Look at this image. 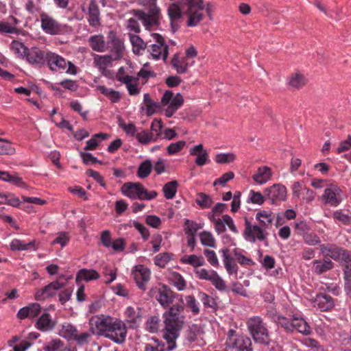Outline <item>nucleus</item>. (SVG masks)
Instances as JSON below:
<instances>
[{
  "instance_id": "24",
  "label": "nucleus",
  "mask_w": 351,
  "mask_h": 351,
  "mask_svg": "<svg viewBox=\"0 0 351 351\" xmlns=\"http://www.w3.org/2000/svg\"><path fill=\"white\" fill-rule=\"evenodd\" d=\"M189 153L192 156H197L195 162L198 166H203L208 161V152L204 149L202 144H199L191 147L189 150Z\"/></svg>"
},
{
  "instance_id": "12",
  "label": "nucleus",
  "mask_w": 351,
  "mask_h": 351,
  "mask_svg": "<svg viewBox=\"0 0 351 351\" xmlns=\"http://www.w3.org/2000/svg\"><path fill=\"white\" fill-rule=\"evenodd\" d=\"M156 43L151 46V55L154 59H159L162 56L165 61L169 54V47L165 44L164 38L158 34L154 33L152 34Z\"/></svg>"
},
{
  "instance_id": "9",
  "label": "nucleus",
  "mask_w": 351,
  "mask_h": 351,
  "mask_svg": "<svg viewBox=\"0 0 351 351\" xmlns=\"http://www.w3.org/2000/svg\"><path fill=\"white\" fill-rule=\"evenodd\" d=\"M149 295L151 298H155L163 308H169L173 304L174 299L173 292L165 285H159L152 287Z\"/></svg>"
},
{
  "instance_id": "39",
  "label": "nucleus",
  "mask_w": 351,
  "mask_h": 351,
  "mask_svg": "<svg viewBox=\"0 0 351 351\" xmlns=\"http://www.w3.org/2000/svg\"><path fill=\"white\" fill-rule=\"evenodd\" d=\"M125 315L128 317V321L132 324V327L136 326L141 322L140 312L136 311L131 306L127 308Z\"/></svg>"
},
{
  "instance_id": "49",
  "label": "nucleus",
  "mask_w": 351,
  "mask_h": 351,
  "mask_svg": "<svg viewBox=\"0 0 351 351\" xmlns=\"http://www.w3.org/2000/svg\"><path fill=\"white\" fill-rule=\"evenodd\" d=\"M160 319L158 316L151 317L146 323V328L151 332H157L159 327Z\"/></svg>"
},
{
  "instance_id": "19",
  "label": "nucleus",
  "mask_w": 351,
  "mask_h": 351,
  "mask_svg": "<svg viewBox=\"0 0 351 351\" xmlns=\"http://www.w3.org/2000/svg\"><path fill=\"white\" fill-rule=\"evenodd\" d=\"M88 21L90 26L97 27L101 25L100 11L95 0H90L88 12Z\"/></svg>"
},
{
  "instance_id": "15",
  "label": "nucleus",
  "mask_w": 351,
  "mask_h": 351,
  "mask_svg": "<svg viewBox=\"0 0 351 351\" xmlns=\"http://www.w3.org/2000/svg\"><path fill=\"white\" fill-rule=\"evenodd\" d=\"M47 55L48 52H45L38 47H32L28 49L25 58L29 64L41 67L45 64Z\"/></svg>"
},
{
  "instance_id": "34",
  "label": "nucleus",
  "mask_w": 351,
  "mask_h": 351,
  "mask_svg": "<svg viewBox=\"0 0 351 351\" xmlns=\"http://www.w3.org/2000/svg\"><path fill=\"white\" fill-rule=\"evenodd\" d=\"M294 329L302 334L308 335L310 333V327L302 318L294 317L292 319V330Z\"/></svg>"
},
{
  "instance_id": "56",
  "label": "nucleus",
  "mask_w": 351,
  "mask_h": 351,
  "mask_svg": "<svg viewBox=\"0 0 351 351\" xmlns=\"http://www.w3.org/2000/svg\"><path fill=\"white\" fill-rule=\"evenodd\" d=\"M186 145L184 141H180L176 143H171L167 149V153L170 155L179 152Z\"/></svg>"
},
{
  "instance_id": "23",
  "label": "nucleus",
  "mask_w": 351,
  "mask_h": 351,
  "mask_svg": "<svg viewBox=\"0 0 351 351\" xmlns=\"http://www.w3.org/2000/svg\"><path fill=\"white\" fill-rule=\"evenodd\" d=\"M171 64L178 74L186 73L188 71V60L186 57L181 56L180 53H176L173 55L171 61Z\"/></svg>"
},
{
  "instance_id": "51",
  "label": "nucleus",
  "mask_w": 351,
  "mask_h": 351,
  "mask_svg": "<svg viewBox=\"0 0 351 351\" xmlns=\"http://www.w3.org/2000/svg\"><path fill=\"white\" fill-rule=\"evenodd\" d=\"M211 283L215 288L219 291H223L226 289L224 280L218 275L217 272L213 274V278L210 280Z\"/></svg>"
},
{
  "instance_id": "53",
  "label": "nucleus",
  "mask_w": 351,
  "mask_h": 351,
  "mask_svg": "<svg viewBox=\"0 0 351 351\" xmlns=\"http://www.w3.org/2000/svg\"><path fill=\"white\" fill-rule=\"evenodd\" d=\"M90 337V334L88 332H82L75 335V337L73 339L79 346H83L86 345L89 342V339Z\"/></svg>"
},
{
  "instance_id": "58",
  "label": "nucleus",
  "mask_w": 351,
  "mask_h": 351,
  "mask_svg": "<svg viewBox=\"0 0 351 351\" xmlns=\"http://www.w3.org/2000/svg\"><path fill=\"white\" fill-rule=\"evenodd\" d=\"M265 199H267L265 197V195H263L260 192H255L254 191H251L250 200L253 204H262Z\"/></svg>"
},
{
  "instance_id": "44",
  "label": "nucleus",
  "mask_w": 351,
  "mask_h": 351,
  "mask_svg": "<svg viewBox=\"0 0 351 351\" xmlns=\"http://www.w3.org/2000/svg\"><path fill=\"white\" fill-rule=\"evenodd\" d=\"M34 246V241H32L27 243H23L22 241L19 239H14L10 243V249L12 250H27L29 249L31 247Z\"/></svg>"
},
{
  "instance_id": "43",
  "label": "nucleus",
  "mask_w": 351,
  "mask_h": 351,
  "mask_svg": "<svg viewBox=\"0 0 351 351\" xmlns=\"http://www.w3.org/2000/svg\"><path fill=\"white\" fill-rule=\"evenodd\" d=\"M199 239L201 243L204 246L215 247L216 242L214 237L211 232L208 231H203L199 234Z\"/></svg>"
},
{
  "instance_id": "8",
  "label": "nucleus",
  "mask_w": 351,
  "mask_h": 351,
  "mask_svg": "<svg viewBox=\"0 0 351 351\" xmlns=\"http://www.w3.org/2000/svg\"><path fill=\"white\" fill-rule=\"evenodd\" d=\"M161 103L163 106L167 105L165 113L167 117L170 118L182 106L184 99L180 93L174 95L172 91L167 90L162 97Z\"/></svg>"
},
{
  "instance_id": "3",
  "label": "nucleus",
  "mask_w": 351,
  "mask_h": 351,
  "mask_svg": "<svg viewBox=\"0 0 351 351\" xmlns=\"http://www.w3.org/2000/svg\"><path fill=\"white\" fill-rule=\"evenodd\" d=\"M248 331L256 343L268 346L271 338L266 324L259 316L250 317L247 322Z\"/></svg>"
},
{
  "instance_id": "38",
  "label": "nucleus",
  "mask_w": 351,
  "mask_h": 351,
  "mask_svg": "<svg viewBox=\"0 0 351 351\" xmlns=\"http://www.w3.org/2000/svg\"><path fill=\"white\" fill-rule=\"evenodd\" d=\"M64 342L60 339H53L43 347L45 351H66Z\"/></svg>"
},
{
  "instance_id": "47",
  "label": "nucleus",
  "mask_w": 351,
  "mask_h": 351,
  "mask_svg": "<svg viewBox=\"0 0 351 351\" xmlns=\"http://www.w3.org/2000/svg\"><path fill=\"white\" fill-rule=\"evenodd\" d=\"M11 48L15 53L21 57H26L28 51V48L25 47L23 43L17 40H14L11 44Z\"/></svg>"
},
{
  "instance_id": "4",
  "label": "nucleus",
  "mask_w": 351,
  "mask_h": 351,
  "mask_svg": "<svg viewBox=\"0 0 351 351\" xmlns=\"http://www.w3.org/2000/svg\"><path fill=\"white\" fill-rule=\"evenodd\" d=\"M185 4L187 6L186 13L189 16L186 22L188 26H196L203 19L202 12L204 9L210 19H213L211 15L212 5L210 3H207L205 7L203 0H186Z\"/></svg>"
},
{
  "instance_id": "50",
  "label": "nucleus",
  "mask_w": 351,
  "mask_h": 351,
  "mask_svg": "<svg viewBox=\"0 0 351 351\" xmlns=\"http://www.w3.org/2000/svg\"><path fill=\"white\" fill-rule=\"evenodd\" d=\"M235 160V155L232 153L219 154L215 157L216 162L219 164L230 163Z\"/></svg>"
},
{
  "instance_id": "48",
  "label": "nucleus",
  "mask_w": 351,
  "mask_h": 351,
  "mask_svg": "<svg viewBox=\"0 0 351 351\" xmlns=\"http://www.w3.org/2000/svg\"><path fill=\"white\" fill-rule=\"evenodd\" d=\"M111 61V56H97L95 58V62L100 70H105Z\"/></svg>"
},
{
  "instance_id": "41",
  "label": "nucleus",
  "mask_w": 351,
  "mask_h": 351,
  "mask_svg": "<svg viewBox=\"0 0 351 351\" xmlns=\"http://www.w3.org/2000/svg\"><path fill=\"white\" fill-rule=\"evenodd\" d=\"M152 169V164L149 160L143 161L139 165L137 171V176L140 178H145L150 174Z\"/></svg>"
},
{
  "instance_id": "5",
  "label": "nucleus",
  "mask_w": 351,
  "mask_h": 351,
  "mask_svg": "<svg viewBox=\"0 0 351 351\" xmlns=\"http://www.w3.org/2000/svg\"><path fill=\"white\" fill-rule=\"evenodd\" d=\"M121 191L123 195L132 199L151 200L158 195L155 191L149 192L140 182H125L121 186Z\"/></svg>"
},
{
  "instance_id": "33",
  "label": "nucleus",
  "mask_w": 351,
  "mask_h": 351,
  "mask_svg": "<svg viewBox=\"0 0 351 351\" xmlns=\"http://www.w3.org/2000/svg\"><path fill=\"white\" fill-rule=\"evenodd\" d=\"M234 346L237 351H253L252 341L247 336L239 337L235 341Z\"/></svg>"
},
{
  "instance_id": "17",
  "label": "nucleus",
  "mask_w": 351,
  "mask_h": 351,
  "mask_svg": "<svg viewBox=\"0 0 351 351\" xmlns=\"http://www.w3.org/2000/svg\"><path fill=\"white\" fill-rule=\"evenodd\" d=\"M168 15L171 21V27L173 32H176L180 27L179 21L182 17L180 6L173 3L168 8Z\"/></svg>"
},
{
  "instance_id": "46",
  "label": "nucleus",
  "mask_w": 351,
  "mask_h": 351,
  "mask_svg": "<svg viewBox=\"0 0 351 351\" xmlns=\"http://www.w3.org/2000/svg\"><path fill=\"white\" fill-rule=\"evenodd\" d=\"M185 233L187 235L195 236L197 231L202 228L201 224L197 223L193 221L186 219L185 221Z\"/></svg>"
},
{
  "instance_id": "52",
  "label": "nucleus",
  "mask_w": 351,
  "mask_h": 351,
  "mask_svg": "<svg viewBox=\"0 0 351 351\" xmlns=\"http://www.w3.org/2000/svg\"><path fill=\"white\" fill-rule=\"evenodd\" d=\"M214 270H207L206 269H196L195 274L197 276L202 280H206L210 281L213 278V274H215Z\"/></svg>"
},
{
  "instance_id": "10",
  "label": "nucleus",
  "mask_w": 351,
  "mask_h": 351,
  "mask_svg": "<svg viewBox=\"0 0 351 351\" xmlns=\"http://www.w3.org/2000/svg\"><path fill=\"white\" fill-rule=\"evenodd\" d=\"M66 283V280L62 277H59L56 280L49 283L42 289L38 290L35 298L37 300H44L47 298L53 297L56 295L58 290L63 288Z\"/></svg>"
},
{
  "instance_id": "61",
  "label": "nucleus",
  "mask_w": 351,
  "mask_h": 351,
  "mask_svg": "<svg viewBox=\"0 0 351 351\" xmlns=\"http://www.w3.org/2000/svg\"><path fill=\"white\" fill-rule=\"evenodd\" d=\"M119 126L125 132V133L131 136L136 134L137 129L133 123L125 124L119 119Z\"/></svg>"
},
{
  "instance_id": "29",
  "label": "nucleus",
  "mask_w": 351,
  "mask_h": 351,
  "mask_svg": "<svg viewBox=\"0 0 351 351\" xmlns=\"http://www.w3.org/2000/svg\"><path fill=\"white\" fill-rule=\"evenodd\" d=\"M77 332L75 326L70 323H64L61 325L58 335L68 341H71L75 337Z\"/></svg>"
},
{
  "instance_id": "42",
  "label": "nucleus",
  "mask_w": 351,
  "mask_h": 351,
  "mask_svg": "<svg viewBox=\"0 0 351 351\" xmlns=\"http://www.w3.org/2000/svg\"><path fill=\"white\" fill-rule=\"evenodd\" d=\"M181 261L184 263L189 264L194 267H197L204 264V260L202 256H197L194 254L183 256L181 258Z\"/></svg>"
},
{
  "instance_id": "32",
  "label": "nucleus",
  "mask_w": 351,
  "mask_h": 351,
  "mask_svg": "<svg viewBox=\"0 0 351 351\" xmlns=\"http://www.w3.org/2000/svg\"><path fill=\"white\" fill-rule=\"evenodd\" d=\"M99 278V273L94 269H82L76 275V282L85 280L86 282L97 280Z\"/></svg>"
},
{
  "instance_id": "16",
  "label": "nucleus",
  "mask_w": 351,
  "mask_h": 351,
  "mask_svg": "<svg viewBox=\"0 0 351 351\" xmlns=\"http://www.w3.org/2000/svg\"><path fill=\"white\" fill-rule=\"evenodd\" d=\"M293 195L300 199H304L307 202L314 199V192L310 189L304 186L300 182L293 183L292 186Z\"/></svg>"
},
{
  "instance_id": "35",
  "label": "nucleus",
  "mask_w": 351,
  "mask_h": 351,
  "mask_svg": "<svg viewBox=\"0 0 351 351\" xmlns=\"http://www.w3.org/2000/svg\"><path fill=\"white\" fill-rule=\"evenodd\" d=\"M91 48L98 52H103L106 49L104 38L102 35H95L89 38Z\"/></svg>"
},
{
  "instance_id": "13",
  "label": "nucleus",
  "mask_w": 351,
  "mask_h": 351,
  "mask_svg": "<svg viewBox=\"0 0 351 351\" xmlns=\"http://www.w3.org/2000/svg\"><path fill=\"white\" fill-rule=\"evenodd\" d=\"M264 193L265 197L270 200L272 204H277L278 202L285 201L287 199V189L280 184H274L265 189Z\"/></svg>"
},
{
  "instance_id": "26",
  "label": "nucleus",
  "mask_w": 351,
  "mask_h": 351,
  "mask_svg": "<svg viewBox=\"0 0 351 351\" xmlns=\"http://www.w3.org/2000/svg\"><path fill=\"white\" fill-rule=\"evenodd\" d=\"M46 62H47L50 69L52 71L64 69L67 64L64 58L51 52H48Z\"/></svg>"
},
{
  "instance_id": "27",
  "label": "nucleus",
  "mask_w": 351,
  "mask_h": 351,
  "mask_svg": "<svg viewBox=\"0 0 351 351\" xmlns=\"http://www.w3.org/2000/svg\"><path fill=\"white\" fill-rule=\"evenodd\" d=\"M312 264L313 270L317 275H321L334 267V263L330 259L315 260Z\"/></svg>"
},
{
  "instance_id": "2",
  "label": "nucleus",
  "mask_w": 351,
  "mask_h": 351,
  "mask_svg": "<svg viewBox=\"0 0 351 351\" xmlns=\"http://www.w3.org/2000/svg\"><path fill=\"white\" fill-rule=\"evenodd\" d=\"M95 326L102 335L117 343L125 341L127 328L125 324L119 320L112 322L110 317L97 318Z\"/></svg>"
},
{
  "instance_id": "57",
  "label": "nucleus",
  "mask_w": 351,
  "mask_h": 351,
  "mask_svg": "<svg viewBox=\"0 0 351 351\" xmlns=\"http://www.w3.org/2000/svg\"><path fill=\"white\" fill-rule=\"evenodd\" d=\"M204 254L205 255V256L207 258V261L209 262L210 265L215 267L219 265L218 258L217 257L215 252L213 250L205 249L204 250Z\"/></svg>"
},
{
  "instance_id": "60",
  "label": "nucleus",
  "mask_w": 351,
  "mask_h": 351,
  "mask_svg": "<svg viewBox=\"0 0 351 351\" xmlns=\"http://www.w3.org/2000/svg\"><path fill=\"white\" fill-rule=\"evenodd\" d=\"M69 237L65 232H61L58 237L52 241L51 244H60L62 247L67 245Z\"/></svg>"
},
{
  "instance_id": "54",
  "label": "nucleus",
  "mask_w": 351,
  "mask_h": 351,
  "mask_svg": "<svg viewBox=\"0 0 351 351\" xmlns=\"http://www.w3.org/2000/svg\"><path fill=\"white\" fill-rule=\"evenodd\" d=\"M165 346L160 343L158 339H153L152 342L145 344V351H164Z\"/></svg>"
},
{
  "instance_id": "7",
  "label": "nucleus",
  "mask_w": 351,
  "mask_h": 351,
  "mask_svg": "<svg viewBox=\"0 0 351 351\" xmlns=\"http://www.w3.org/2000/svg\"><path fill=\"white\" fill-rule=\"evenodd\" d=\"M320 252L323 256L330 257L336 261L342 263L351 262V252L335 244L321 245Z\"/></svg>"
},
{
  "instance_id": "40",
  "label": "nucleus",
  "mask_w": 351,
  "mask_h": 351,
  "mask_svg": "<svg viewBox=\"0 0 351 351\" xmlns=\"http://www.w3.org/2000/svg\"><path fill=\"white\" fill-rule=\"evenodd\" d=\"M199 328L196 324L189 326L186 330L185 339L189 343H192L197 340V337L199 335Z\"/></svg>"
},
{
  "instance_id": "6",
  "label": "nucleus",
  "mask_w": 351,
  "mask_h": 351,
  "mask_svg": "<svg viewBox=\"0 0 351 351\" xmlns=\"http://www.w3.org/2000/svg\"><path fill=\"white\" fill-rule=\"evenodd\" d=\"M244 238L252 243H255L256 240L265 241V245H268L267 239L269 236V232L259 224H252L247 217L244 218Z\"/></svg>"
},
{
  "instance_id": "45",
  "label": "nucleus",
  "mask_w": 351,
  "mask_h": 351,
  "mask_svg": "<svg viewBox=\"0 0 351 351\" xmlns=\"http://www.w3.org/2000/svg\"><path fill=\"white\" fill-rule=\"evenodd\" d=\"M196 203L202 208H208L211 206L213 202L210 195L204 193H199L197 195Z\"/></svg>"
},
{
  "instance_id": "14",
  "label": "nucleus",
  "mask_w": 351,
  "mask_h": 351,
  "mask_svg": "<svg viewBox=\"0 0 351 351\" xmlns=\"http://www.w3.org/2000/svg\"><path fill=\"white\" fill-rule=\"evenodd\" d=\"M150 270L142 265H136L132 270V275L138 287L145 291L147 283L150 280Z\"/></svg>"
},
{
  "instance_id": "21",
  "label": "nucleus",
  "mask_w": 351,
  "mask_h": 351,
  "mask_svg": "<svg viewBox=\"0 0 351 351\" xmlns=\"http://www.w3.org/2000/svg\"><path fill=\"white\" fill-rule=\"evenodd\" d=\"M108 45L111 50L115 53V60H119L122 57L124 49L123 42L116 36L115 34L110 32L108 35Z\"/></svg>"
},
{
  "instance_id": "1",
  "label": "nucleus",
  "mask_w": 351,
  "mask_h": 351,
  "mask_svg": "<svg viewBox=\"0 0 351 351\" xmlns=\"http://www.w3.org/2000/svg\"><path fill=\"white\" fill-rule=\"evenodd\" d=\"M184 307L182 304L176 303L169 308L162 315L164 338L167 341V351H171L176 347V340L180 335L185 323Z\"/></svg>"
},
{
  "instance_id": "30",
  "label": "nucleus",
  "mask_w": 351,
  "mask_h": 351,
  "mask_svg": "<svg viewBox=\"0 0 351 351\" xmlns=\"http://www.w3.org/2000/svg\"><path fill=\"white\" fill-rule=\"evenodd\" d=\"M271 176V169L267 167H261L257 169V171L253 176V180L258 184H263L266 183Z\"/></svg>"
},
{
  "instance_id": "18",
  "label": "nucleus",
  "mask_w": 351,
  "mask_h": 351,
  "mask_svg": "<svg viewBox=\"0 0 351 351\" xmlns=\"http://www.w3.org/2000/svg\"><path fill=\"white\" fill-rule=\"evenodd\" d=\"M255 218L258 221V224L267 231L268 229L271 228L276 216L271 211L263 210L258 211Z\"/></svg>"
},
{
  "instance_id": "20",
  "label": "nucleus",
  "mask_w": 351,
  "mask_h": 351,
  "mask_svg": "<svg viewBox=\"0 0 351 351\" xmlns=\"http://www.w3.org/2000/svg\"><path fill=\"white\" fill-rule=\"evenodd\" d=\"M340 191V189L335 185H331L326 189L323 195V199L325 203L337 206L341 201L339 197Z\"/></svg>"
},
{
  "instance_id": "31",
  "label": "nucleus",
  "mask_w": 351,
  "mask_h": 351,
  "mask_svg": "<svg viewBox=\"0 0 351 351\" xmlns=\"http://www.w3.org/2000/svg\"><path fill=\"white\" fill-rule=\"evenodd\" d=\"M223 254V261L225 268L228 273L230 275L237 274L238 271V266L234 263L233 258L229 254V250L226 248L221 250Z\"/></svg>"
},
{
  "instance_id": "37",
  "label": "nucleus",
  "mask_w": 351,
  "mask_h": 351,
  "mask_svg": "<svg viewBox=\"0 0 351 351\" xmlns=\"http://www.w3.org/2000/svg\"><path fill=\"white\" fill-rule=\"evenodd\" d=\"M178 182L177 180H172L166 183L162 188L164 196L167 199H173L177 192Z\"/></svg>"
},
{
  "instance_id": "63",
  "label": "nucleus",
  "mask_w": 351,
  "mask_h": 351,
  "mask_svg": "<svg viewBox=\"0 0 351 351\" xmlns=\"http://www.w3.org/2000/svg\"><path fill=\"white\" fill-rule=\"evenodd\" d=\"M136 137L137 140L143 144H147L152 141V134L145 130L136 133Z\"/></svg>"
},
{
  "instance_id": "59",
  "label": "nucleus",
  "mask_w": 351,
  "mask_h": 351,
  "mask_svg": "<svg viewBox=\"0 0 351 351\" xmlns=\"http://www.w3.org/2000/svg\"><path fill=\"white\" fill-rule=\"evenodd\" d=\"M234 254L238 263L242 265H254L253 261L243 255L241 252H238L237 250H234Z\"/></svg>"
},
{
  "instance_id": "36",
  "label": "nucleus",
  "mask_w": 351,
  "mask_h": 351,
  "mask_svg": "<svg viewBox=\"0 0 351 351\" xmlns=\"http://www.w3.org/2000/svg\"><path fill=\"white\" fill-rule=\"evenodd\" d=\"M130 42L132 45L133 52L135 54H139L141 51L146 49L147 44L143 40L137 35L129 34Z\"/></svg>"
},
{
  "instance_id": "28",
  "label": "nucleus",
  "mask_w": 351,
  "mask_h": 351,
  "mask_svg": "<svg viewBox=\"0 0 351 351\" xmlns=\"http://www.w3.org/2000/svg\"><path fill=\"white\" fill-rule=\"evenodd\" d=\"M307 83L306 77L300 72L296 71L291 74L288 81V85L292 88L299 90Z\"/></svg>"
},
{
  "instance_id": "25",
  "label": "nucleus",
  "mask_w": 351,
  "mask_h": 351,
  "mask_svg": "<svg viewBox=\"0 0 351 351\" xmlns=\"http://www.w3.org/2000/svg\"><path fill=\"white\" fill-rule=\"evenodd\" d=\"M56 322L51 319L48 313H44L37 319L36 328L43 332L49 331L54 328Z\"/></svg>"
},
{
  "instance_id": "22",
  "label": "nucleus",
  "mask_w": 351,
  "mask_h": 351,
  "mask_svg": "<svg viewBox=\"0 0 351 351\" xmlns=\"http://www.w3.org/2000/svg\"><path fill=\"white\" fill-rule=\"evenodd\" d=\"M313 302L314 306H317L322 311H328L334 306L332 298L330 295L323 293L317 295Z\"/></svg>"
},
{
  "instance_id": "11",
  "label": "nucleus",
  "mask_w": 351,
  "mask_h": 351,
  "mask_svg": "<svg viewBox=\"0 0 351 351\" xmlns=\"http://www.w3.org/2000/svg\"><path fill=\"white\" fill-rule=\"evenodd\" d=\"M41 28L48 34L57 35L62 32V25L51 16L45 12L40 14Z\"/></svg>"
},
{
  "instance_id": "55",
  "label": "nucleus",
  "mask_w": 351,
  "mask_h": 351,
  "mask_svg": "<svg viewBox=\"0 0 351 351\" xmlns=\"http://www.w3.org/2000/svg\"><path fill=\"white\" fill-rule=\"evenodd\" d=\"M198 297L205 306L213 308L216 306L215 300L206 293L200 292Z\"/></svg>"
},
{
  "instance_id": "62",
  "label": "nucleus",
  "mask_w": 351,
  "mask_h": 351,
  "mask_svg": "<svg viewBox=\"0 0 351 351\" xmlns=\"http://www.w3.org/2000/svg\"><path fill=\"white\" fill-rule=\"evenodd\" d=\"M143 102L147 109L148 113L152 114L154 112L157 104L152 101L148 93L144 95Z\"/></svg>"
},
{
  "instance_id": "64",
  "label": "nucleus",
  "mask_w": 351,
  "mask_h": 351,
  "mask_svg": "<svg viewBox=\"0 0 351 351\" xmlns=\"http://www.w3.org/2000/svg\"><path fill=\"white\" fill-rule=\"evenodd\" d=\"M275 322L286 330L292 331V320L290 322L287 317L278 316Z\"/></svg>"
}]
</instances>
